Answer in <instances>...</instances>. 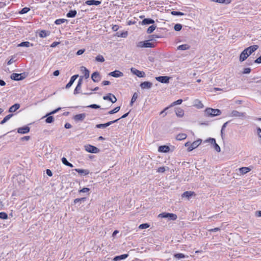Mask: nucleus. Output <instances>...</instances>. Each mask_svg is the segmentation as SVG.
Wrapping results in <instances>:
<instances>
[{
	"label": "nucleus",
	"mask_w": 261,
	"mask_h": 261,
	"mask_svg": "<svg viewBox=\"0 0 261 261\" xmlns=\"http://www.w3.org/2000/svg\"><path fill=\"white\" fill-rule=\"evenodd\" d=\"M171 14L172 15H175V16H177V15L178 16H183V15H184V13L179 12V11H171Z\"/></svg>",
	"instance_id": "nucleus-46"
},
{
	"label": "nucleus",
	"mask_w": 261,
	"mask_h": 261,
	"mask_svg": "<svg viewBox=\"0 0 261 261\" xmlns=\"http://www.w3.org/2000/svg\"><path fill=\"white\" fill-rule=\"evenodd\" d=\"M85 49H80V50H79L76 52V55H77V56L81 55L82 54H83L85 52Z\"/></svg>",
	"instance_id": "nucleus-59"
},
{
	"label": "nucleus",
	"mask_w": 261,
	"mask_h": 261,
	"mask_svg": "<svg viewBox=\"0 0 261 261\" xmlns=\"http://www.w3.org/2000/svg\"><path fill=\"white\" fill-rule=\"evenodd\" d=\"M79 75L75 74L73 76H72L70 78V81L68 82V83L66 85L65 88L66 89H69L71 87V86L72 85L75 80L78 77Z\"/></svg>",
	"instance_id": "nucleus-17"
},
{
	"label": "nucleus",
	"mask_w": 261,
	"mask_h": 261,
	"mask_svg": "<svg viewBox=\"0 0 261 261\" xmlns=\"http://www.w3.org/2000/svg\"><path fill=\"white\" fill-rule=\"evenodd\" d=\"M205 112L207 116L211 117L219 116L221 114V112L219 109H215L210 108L206 109Z\"/></svg>",
	"instance_id": "nucleus-4"
},
{
	"label": "nucleus",
	"mask_w": 261,
	"mask_h": 261,
	"mask_svg": "<svg viewBox=\"0 0 261 261\" xmlns=\"http://www.w3.org/2000/svg\"><path fill=\"white\" fill-rule=\"evenodd\" d=\"M109 75L115 77H119L123 76V73L119 70H115L114 71L110 72L109 73Z\"/></svg>",
	"instance_id": "nucleus-16"
},
{
	"label": "nucleus",
	"mask_w": 261,
	"mask_h": 261,
	"mask_svg": "<svg viewBox=\"0 0 261 261\" xmlns=\"http://www.w3.org/2000/svg\"><path fill=\"white\" fill-rule=\"evenodd\" d=\"M255 63H257V64H260L261 63V56L258 57V58H257L255 60Z\"/></svg>",
	"instance_id": "nucleus-64"
},
{
	"label": "nucleus",
	"mask_w": 261,
	"mask_h": 261,
	"mask_svg": "<svg viewBox=\"0 0 261 261\" xmlns=\"http://www.w3.org/2000/svg\"><path fill=\"white\" fill-rule=\"evenodd\" d=\"M90 189L88 188H84L79 191L80 193H87L89 191Z\"/></svg>",
	"instance_id": "nucleus-57"
},
{
	"label": "nucleus",
	"mask_w": 261,
	"mask_h": 261,
	"mask_svg": "<svg viewBox=\"0 0 261 261\" xmlns=\"http://www.w3.org/2000/svg\"><path fill=\"white\" fill-rule=\"evenodd\" d=\"M159 217L167 218L169 220H175L177 218V216L176 214L173 213H162L160 214L158 216Z\"/></svg>",
	"instance_id": "nucleus-5"
},
{
	"label": "nucleus",
	"mask_w": 261,
	"mask_h": 261,
	"mask_svg": "<svg viewBox=\"0 0 261 261\" xmlns=\"http://www.w3.org/2000/svg\"><path fill=\"white\" fill-rule=\"evenodd\" d=\"M182 25L180 23H176L174 26V29L176 32L180 31L182 29Z\"/></svg>",
	"instance_id": "nucleus-40"
},
{
	"label": "nucleus",
	"mask_w": 261,
	"mask_h": 261,
	"mask_svg": "<svg viewBox=\"0 0 261 261\" xmlns=\"http://www.w3.org/2000/svg\"><path fill=\"white\" fill-rule=\"evenodd\" d=\"M190 48V45H189L188 44H185L179 45L177 47V49L180 50H185L189 49Z\"/></svg>",
	"instance_id": "nucleus-27"
},
{
	"label": "nucleus",
	"mask_w": 261,
	"mask_h": 261,
	"mask_svg": "<svg viewBox=\"0 0 261 261\" xmlns=\"http://www.w3.org/2000/svg\"><path fill=\"white\" fill-rule=\"evenodd\" d=\"M154 21L151 18H145L142 21V24L144 25H148L150 24H153Z\"/></svg>",
	"instance_id": "nucleus-24"
},
{
	"label": "nucleus",
	"mask_w": 261,
	"mask_h": 261,
	"mask_svg": "<svg viewBox=\"0 0 261 261\" xmlns=\"http://www.w3.org/2000/svg\"><path fill=\"white\" fill-rule=\"evenodd\" d=\"M62 162L63 164L70 167H73V165L69 163L66 158L63 157L61 159Z\"/></svg>",
	"instance_id": "nucleus-31"
},
{
	"label": "nucleus",
	"mask_w": 261,
	"mask_h": 261,
	"mask_svg": "<svg viewBox=\"0 0 261 261\" xmlns=\"http://www.w3.org/2000/svg\"><path fill=\"white\" fill-rule=\"evenodd\" d=\"M187 136L186 134H184V133L179 134L178 135H177L176 136V139L177 140L181 141V140L185 139L187 138Z\"/></svg>",
	"instance_id": "nucleus-30"
},
{
	"label": "nucleus",
	"mask_w": 261,
	"mask_h": 261,
	"mask_svg": "<svg viewBox=\"0 0 261 261\" xmlns=\"http://www.w3.org/2000/svg\"><path fill=\"white\" fill-rule=\"evenodd\" d=\"M149 225L148 223H143L139 225V228L140 229H146L149 227Z\"/></svg>",
	"instance_id": "nucleus-52"
},
{
	"label": "nucleus",
	"mask_w": 261,
	"mask_h": 261,
	"mask_svg": "<svg viewBox=\"0 0 261 261\" xmlns=\"http://www.w3.org/2000/svg\"><path fill=\"white\" fill-rule=\"evenodd\" d=\"M30 10V9L28 7L22 8L19 12L20 14H24L28 13Z\"/></svg>",
	"instance_id": "nucleus-45"
},
{
	"label": "nucleus",
	"mask_w": 261,
	"mask_h": 261,
	"mask_svg": "<svg viewBox=\"0 0 261 261\" xmlns=\"http://www.w3.org/2000/svg\"><path fill=\"white\" fill-rule=\"evenodd\" d=\"M165 37L164 35L153 34L148 36V40L144 41L138 42L136 46L139 48H152L155 46V42L157 38Z\"/></svg>",
	"instance_id": "nucleus-1"
},
{
	"label": "nucleus",
	"mask_w": 261,
	"mask_h": 261,
	"mask_svg": "<svg viewBox=\"0 0 261 261\" xmlns=\"http://www.w3.org/2000/svg\"><path fill=\"white\" fill-rule=\"evenodd\" d=\"M76 11L75 10H70L66 14V16L68 18H73L76 15Z\"/></svg>",
	"instance_id": "nucleus-28"
},
{
	"label": "nucleus",
	"mask_w": 261,
	"mask_h": 261,
	"mask_svg": "<svg viewBox=\"0 0 261 261\" xmlns=\"http://www.w3.org/2000/svg\"><path fill=\"white\" fill-rule=\"evenodd\" d=\"M182 100L181 99H178L177 100L174 101L172 102L171 105L169 106V107H171L173 106H174L175 105H180L182 103Z\"/></svg>",
	"instance_id": "nucleus-48"
},
{
	"label": "nucleus",
	"mask_w": 261,
	"mask_h": 261,
	"mask_svg": "<svg viewBox=\"0 0 261 261\" xmlns=\"http://www.w3.org/2000/svg\"><path fill=\"white\" fill-rule=\"evenodd\" d=\"M75 171L80 174H84L86 175L89 173V171L88 170L81 169H75Z\"/></svg>",
	"instance_id": "nucleus-32"
},
{
	"label": "nucleus",
	"mask_w": 261,
	"mask_h": 261,
	"mask_svg": "<svg viewBox=\"0 0 261 261\" xmlns=\"http://www.w3.org/2000/svg\"><path fill=\"white\" fill-rule=\"evenodd\" d=\"M239 170L242 174H244L249 172L251 169L248 167H242L239 168Z\"/></svg>",
	"instance_id": "nucleus-33"
},
{
	"label": "nucleus",
	"mask_w": 261,
	"mask_h": 261,
	"mask_svg": "<svg viewBox=\"0 0 261 261\" xmlns=\"http://www.w3.org/2000/svg\"><path fill=\"white\" fill-rule=\"evenodd\" d=\"M20 108V105L18 103H15L14 105L10 107L9 110V112L12 113L15 112Z\"/></svg>",
	"instance_id": "nucleus-25"
},
{
	"label": "nucleus",
	"mask_w": 261,
	"mask_h": 261,
	"mask_svg": "<svg viewBox=\"0 0 261 261\" xmlns=\"http://www.w3.org/2000/svg\"><path fill=\"white\" fill-rule=\"evenodd\" d=\"M246 115L245 113L240 112L237 110L232 111L230 114V117H237L239 118H243L245 117Z\"/></svg>",
	"instance_id": "nucleus-11"
},
{
	"label": "nucleus",
	"mask_w": 261,
	"mask_h": 261,
	"mask_svg": "<svg viewBox=\"0 0 261 261\" xmlns=\"http://www.w3.org/2000/svg\"><path fill=\"white\" fill-rule=\"evenodd\" d=\"M212 2H216L220 4H229L231 3V0H211Z\"/></svg>",
	"instance_id": "nucleus-34"
},
{
	"label": "nucleus",
	"mask_w": 261,
	"mask_h": 261,
	"mask_svg": "<svg viewBox=\"0 0 261 261\" xmlns=\"http://www.w3.org/2000/svg\"><path fill=\"white\" fill-rule=\"evenodd\" d=\"M166 171L165 167H161L159 168L157 170V171L159 173H164Z\"/></svg>",
	"instance_id": "nucleus-56"
},
{
	"label": "nucleus",
	"mask_w": 261,
	"mask_h": 261,
	"mask_svg": "<svg viewBox=\"0 0 261 261\" xmlns=\"http://www.w3.org/2000/svg\"><path fill=\"white\" fill-rule=\"evenodd\" d=\"M103 99L106 100H109L113 103L116 102L117 101L116 97L112 93H109L107 95L104 96Z\"/></svg>",
	"instance_id": "nucleus-10"
},
{
	"label": "nucleus",
	"mask_w": 261,
	"mask_h": 261,
	"mask_svg": "<svg viewBox=\"0 0 261 261\" xmlns=\"http://www.w3.org/2000/svg\"><path fill=\"white\" fill-rule=\"evenodd\" d=\"M13 116V114H9L7 115L4 119L0 122L1 124H4L6 123L8 120H9Z\"/></svg>",
	"instance_id": "nucleus-35"
},
{
	"label": "nucleus",
	"mask_w": 261,
	"mask_h": 261,
	"mask_svg": "<svg viewBox=\"0 0 261 261\" xmlns=\"http://www.w3.org/2000/svg\"><path fill=\"white\" fill-rule=\"evenodd\" d=\"M86 198H85V197H83V198H76L74 200V203L75 204H76L78 202H84L85 201H86Z\"/></svg>",
	"instance_id": "nucleus-49"
},
{
	"label": "nucleus",
	"mask_w": 261,
	"mask_h": 261,
	"mask_svg": "<svg viewBox=\"0 0 261 261\" xmlns=\"http://www.w3.org/2000/svg\"><path fill=\"white\" fill-rule=\"evenodd\" d=\"M258 48V45H254L250 46L249 47L245 48L240 55V61L243 62L245 61L248 57L252 54L254 51L257 49Z\"/></svg>",
	"instance_id": "nucleus-2"
},
{
	"label": "nucleus",
	"mask_w": 261,
	"mask_h": 261,
	"mask_svg": "<svg viewBox=\"0 0 261 261\" xmlns=\"http://www.w3.org/2000/svg\"><path fill=\"white\" fill-rule=\"evenodd\" d=\"M86 115V113L77 114L73 116V119L76 122L83 121L85 119Z\"/></svg>",
	"instance_id": "nucleus-8"
},
{
	"label": "nucleus",
	"mask_w": 261,
	"mask_h": 261,
	"mask_svg": "<svg viewBox=\"0 0 261 261\" xmlns=\"http://www.w3.org/2000/svg\"><path fill=\"white\" fill-rule=\"evenodd\" d=\"M195 105L198 108H202L203 107V104L202 103V102L200 100H199L198 99L195 100Z\"/></svg>",
	"instance_id": "nucleus-43"
},
{
	"label": "nucleus",
	"mask_w": 261,
	"mask_h": 261,
	"mask_svg": "<svg viewBox=\"0 0 261 261\" xmlns=\"http://www.w3.org/2000/svg\"><path fill=\"white\" fill-rule=\"evenodd\" d=\"M175 113L177 116L182 117L184 115V111L180 108H178L175 109Z\"/></svg>",
	"instance_id": "nucleus-26"
},
{
	"label": "nucleus",
	"mask_w": 261,
	"mask_h": 261,
	"mask_svg": "<svg viewBox=\"0 0 261 261\" xmlns=\"http://www.w3.org/2000/svg\"><path fill=\"white\" fill-rule=\"evenodd\" d=\"M95 60L97 62H103L105 61V59L102 55H98L96 57Z\"/></svg>",
	"instance_id": "nucleus-38"
},
{
	"label": "nucleus",
	"mask_w": 261,
	"mask_h": 261,
	"mask_svg": "<svg viewBox=\"0 0 261 261\" xmlns=\"http://www.w3.org/2000/svg\"><path fill=\"white\" fill-rule=\"evenodd\" d=\"M229 122V121L226 122L223 124V125L222 126L221 130V135L222 139H223V130H224V129L225 128V127H226L227 125L228 124Z\"/></svg>",
	"instance_id": "nucleus-42"
},
{
	"label": "nucleus",
	"mask_w": 261,
	"mask_h": 261,
	"mask_svg": "<svg viewBox=\"0 0 261 261\" xmlns=\"http://www.w3.org/2000/svg\"><path fill=\"white\" fill-rule=\"evenodd\" d=\"M130 71L132 73H133L135 75H136L137 76L139 77H142L145 76L144 72L139 71L133 67L130 68Z\"/></svg>",
	"instance_id": "nucleus-13"
},
{
	"label": "nucleus",
	"mask_w": 261,
	"mask_h": 261,
	"mask_svg": "<svg viewBox=\"0 0 261 261\" xmlns=\"http://www.w3.org/2000/svg\"><path fill=\"white\" fill-rule=\"evenodd\" d=\"M119 120V119H116L113 121H109V122L104 123V124H98L96 125L95 127L98 128H106V127L110 126V125L117 122Z\"/></svg>",
	"instance_id": "nucleus-9"
},
{
	"label": "nucleus",
	"mask_w": 261,
	"mask_h": 261,
	"mask_svg": "<svg viewBox=\"0 0 261 261\" xmlns=\"http://www.w3.org/2000/svg\"><path fill=\"white\" fill-rule=\"evenodd\" d=\"M81 86H79V85H76L74 90V92H73V93L74 94H77V93H79L80 92V91L81 90Z\"/></svg>",
	"instance_id": "nucleus-53"
},
{
	"label": "nucleus",
	"mask_w": 261,
	"mask_h": 261,
	"mask_svg": "<svg viewBox=\"0 0 261 261\" xmlns=\"http://www.w3.org/2000/svg\"><path fill=\"white\" fill-rule=\"evenodd\" d=\"M207 141L210 142L212 144H214L216 142L215 139L214 138H209L207 140Z\"/></svg>",
	"instance_id": "nucleus-62"
},
{
	"label": "nucleus",
	"mask_w": 261,
	"mask_h": 261,
	"mask_svg": "<svg viewBox=\"0 0 261 261\" xmlns=\"http://www.w3.org/2000/svg\"><path fill=\"white\" fill-rule=\"evenodd\" d=\"M25 76V73L20 74L13 73L11 75L10 77L13 80L18 81L24 79Z\"/></svg>",
	"instance_id": "nucleus-6"
},
{
	"label": "nucleus",
	"mask_w": 261,
	"mask_h": 261,
	"mask_svg": "<svg viewBox=\"0 0 261 261\" xmlns=\"http://www.w3.org/2000/svg\"><path fill=\"white\" fill-rule=\"evenodd\" d=\"M251 69L250 68H245L243 71V74H248L250 72Z\"/></svg>",
	"instance_id": "nucleus-58"
},
{
	"label": "nucleus",
	"mask_w": 261,
	"mask_h": 261,
	"mask_svg": "<svg viewBox=\"0 0 261 261\" xmlns=\"http://www.w3.org/2000/svg\"><path fill=\"white\" fill-rule=\"evenodd\" d=\"M138 96V95L137 93L135 92L134 93L130 102V106H133V103L136 101V99H137Z\"/></svg>",
	"instance_id": "nucleus-36"
},
{
	"label": "nucleus",
	"mask_w": 261,
	"mask_h": 261,
	"mask_svg": "<svg viewBox=\"0 0 261 261\" xmlns=\"http://www.w3.org/2000/svg\"><path fill=\"white\" fill-rule=\"evenodd\" d=\"M170 150V148L167 145L160 146L158 148V151L161 152H168Z\"/></svg>",
	"instance_id": "nucleus-20"
},
{
	"label": "nucleus",
	"mask_w": 261,
	"mask_h": 261,
	"mask_svg": "<svg viewBox=\"0 0 261 261\" xmlns=\"http://www.w3.org/2000/svg\"><path fill=\"white\" fill-rule=\"evenodd\" d=\"M195 193L192 191H186L182 193L181 196L182 198L186 197L188 199H189L191 196L194 195Z\"/></svg>",
	"instance_id": "nucleus-23"
},
{
	"label": "nucleus",
	"mask_w": 261,
	"mask_h": 261,
	"mask_svg": "<svg viewBox=\"0 0 261 261\" xmlns=\"http://www.w3.org/2000/svg\"><path fill=\"white\" fill-rule=\"evenodd\" d=\"M152 86V83L150 82H144L140 84V87L142 89H150Z\"/></svg>",
	"instance_id": "nucleus-19"
},
{
	"label": "nucleus",
	"mask_w": 261,
	"mask_h": 261,
	"mask_svg": "<svg viewBox=\"0 0 261 261\" xmlns=\"http://www.w3.org/2000/svg\"><path fill=\"white\" fill-rule=\"evenodd\" d=\"M85 149L86 151L90 153H96L99 152V149L98 148L91 145H85Z\"/></svg>",
	"instance_id": "nucleus-7"
},
{
	"label": "nucleus",
	"mask_w": 261,
	"mask_h": 261,
	"mask_svg": "<svg viewBox=\"0 0 261 261\" xmlns=\"http://www.w3.org/2000/svg\"><path fill=\"white\" fill-rule=\"evenodd\" d=\"M85 3V4L89 5V6H91V5L98 6V5H99L101 3V2L99 1H96V0H87Z\"/></svg>",
	"instance_id": "nucleus-18"
},
{
	"label": "nucleus",
	"mask_w": 261,
	"mask_h": 261,
	"mask_svg": "<svg viewBox=\"0 0 261 261\" xmlns=\"http://www.w3.org/2000/svg\"><path fill=\"white\" fill-rule=\"evenodd\" d=\"M170 79V77L167 76H159L155 77L156 81L164 84L169 83Z\"/></svg>",
	"instance_id": "nucleus-12"
},
{
	"label": "nucleus",
	"mask_w": 261,
	"mask_h": 261,
	"mask_svg": "<svg viewBox=\"0 0 261 261\" xmlns=\"http://www.w3.org/2000/svg\"><path fill=\"white\" fill-rule=\"evenodd\" d=\"M61 109V108H57V109L50 112V113L47 114L44 117H46L49 115H52V114H54L56 113H57L59 110H60Z\"/></svg>",
	"instance_id": "nucleus-50"
},
{
	"label": "nucleus",
	"mask_w": 261,
	"mask_h": 261,
	"mask_svg": "<svg viewBox=\"0 0 261 261\" xmlns=\"http://www.w3.org/2000/svg\"><path fill=\"white\" fill-rule=\"evenodd\" d=\"M202 142L201 139H198L193 143H191L190 142H187L185 143V146L187 147V151L190 152L197 148Z\"/></svg>",
	"instance_id": "nucleus-3"
},
{
	"label": "nucleus",
	"mask_w": 261,
	"mask_h": 261,
	"mask_svg": "<svg viewBox=\"0 0 261 261\" xmlns=\"http://www.w3.org/2000/svg\"><path fill=\"white\" fill-rule=\"evenodd\" d=\"M87 107L96 109L100 108V106L96 104H92L89 106H88Z\"/></svg>",
	"instance_id": "nucleus-54"
},
{
	"label": "nucleus",
	"mask_w": 261,
	"mask_h": 261,
	"mask_svg": "<svg viewBox=\"0 0 261 261\" xmlns=\"http://www.w3.org/2000/svg\"><path fill=\"white\" fill-rule=\"evenodd\" d=\"M19 47H29L30 46H33L32 44H31L28 41L22 42L17 45Z\"/></svg>",
	"instance_id": "nucleus-29"
},
{
	"label": "nucleus",
	"mask_w": 261,
	"mask_h": 261,
	"mask_svg": "<svg viewBox=\"0 0 261 261\" xmlns=\"http://www.w3.org/2000/svg\"><path fill=\"white\" fill-rule=\"evenodd\" d=\"M128 256V254H124L116 256L114 257L113 260L114 261H118L120 260H122L126 258Z\"/></svg>",
	"instance_id": "nucleus-21"
},
{
	"label": "nucleus",
	"mask_w": 261,
	"mask_h": 261,
	"mask_svg": "<svg viewBox=\"0 0 261 261\" xmlns=\"http://www.w3.org/2000/svg\"><path fill=\"white\" fill-rule=\"evenodd\" d=\"M81 71L84 74L85 79H88L89 77V71L85 67L82 66Z\"/></svg>",
	"instance_id": "nucleus-22"
},
{
	"label": "nucleus",
	"mask_w": 261,
	"mask_h": 261,
	"mask_svg": "<svg viewBox=\"0 0 261 261\" xmlns=\"http://www.w3.org/2000/svg\"><path fill=\"white\" fill-rule=\"evenodd\" d=\"M8 218V215L5 212L0 213V219H7Z\"/></svg>",
	"instance_id": "nucleus-51"
},
{
	"label": "nucleus",
	"mask_w": 261,
	"mask_h": 261,
	"mask_svg": "<svg viewBox=\"0 0 261 261\" xmlns=\"http://www.w3.org/2000/svg\"><path fill=\"white\" fill-rule=\"evenodd\" d=\"M220 230V228L216 227V228H215L208 229V231L210 232H216V231H219Z\"/></svg>",
	"instance_id": "nucleus-61"
},
{
	"label": "nucleus",
	"mask_w": 261,
	"mask_h": 261,
	"mask_svg": "<svg viewBox=\"0 0 261 261\" xmlns=\"http://www.w3.org/2000/svg\"><path fill=\"white\" fill-rule=\"evenodd\" d=\"M215 149L218 152H220L221 148L220 146L216 143V142L213 144Z\"/></svg>",
	"instance_id": "nucleus-55"
},
{
	"label": "nucleus",
	"mask_w": 261,
	"mask_h": 261,
	"mask_svg": "<svg viewBox=\"0 0 261 261\" xmlns=\"http://www.w3.org/2000/svg\"><path fill=\"white\" fill-rule=\"evenodd\" d=\"M174 257L179 259H180V258H185V255L183 253H179L175 254L174 255Z\"/></svg>",
	"instance_id": "nucleus-47"
},
{
	"label": "nucleus",
	"mask_w": 261,
	"mask_h": 261,
	"mask_svg": "<svg viewBox=\"0 0 261 261\" xmlns=\"http://www.w3.org/2000/svg\"><path fill=\"white\" fill-rule=\"evenodd\" d=\"M120 107H117L115 108H114L113 110L109 111L108 112V114L111 115V114L116 113L120 110Z\"/></svg>",
	"instance_id": "nucleus-44"
},
{
	"label": "nucleus",
	"mask_w": 261,
	"mask_h": 261,
	"mask_svg": "<svg viewBox=\"0 0 261 261\" xmlns=\"http://www.w3.org/2000/svg\"><path fill=\"white\" fill-rule=\"evenodd\" d=\"M59 44H60V42H53L51 45H50V47H55L56 46H57Z\"/></svg>",
	"instance_id": "nucleus-63"
},
{
	"label": "nucleus",
	"mask_w": 261,
	"mask_h": 261,
	"mask_svg": "<svg viewBox=\"0 0 261 261\" xmlns=\"http://www.w3.org/2000/svg\"><path fill=\"white\" fill-rule=\"evenodd\" d=\"M65 22H67V20L66 19L62 18V19H58L56 20V21H55V23L56 24H61Z\"/></svg>",
	"instance_id": "nucleus-39"
},
{
	"label": "nucleus",
	"mask_w": 261,
	"mask_h": 261,
	"mask_svg": "<svg viewBox=\"0 0 261 261\" xmlns=\"http://www.w3.org/2000/svg\"><path fill=\"white\" fill-rule=\"evenodd\" d=\"M156 28V26L154 24H152L150 26L147 30V33H152L155 29Z\"/></svg>",
	"instance_id": "nucleus-37"
},
{
	"label": "nucleus",
	"mask_w": 261,
	"mask_h": 261,
	"mask_svg": "<svg viewBox=\"0 0 261 261\" xmlns=\"http://www.w3.org/2000/svg\"><path fill=\"white\" fill-rule=\"evenodd\" d=\"M30 128L28 126L19 127L17 129V132L19 134H24L30 132Z\"/></svg>",
	"instance_id": "nucleus-15"
},
{
	"label": "nucleus",
	"mask_w": 261,
	"mask_h": 261,
	"mask_svg": "<svg viewBox=\"0 0 261 261\" xmlns=\"http://www.w3.org/2000/svg\"><path fill=\"white\" fill-rule=\"evenodd\" d=\"M116 36L118 37L126 38L127 34H116Z\"/></svg>",
	"instance_id": "nucleus-60"
},
{
	"label": "nucleus",
	"mask_w": 261,
	"mask_h": 261,
	"mask_svg": "<svg viewBox=\"0 0 261 261\" xmlns=\"http://www.w3.org/2000/svg\"><path fill=\"white\" fill-rule=\"evenodd\" d=\"M45 119V122L46 123H51L54 122V118L51 116H48Z\"/></svg>",
	"instance_id": "nucleus-41"
},
{
	"label": "nucleus",
	"mask_w": 261,
	"mask_h": 261,
	"mask_svg": "<svg viewBox=\"0 0 261 261\" xmlns=\"http://www.w3.org/2000/svg\"><path fill=\"white\" fill-rule=\"evenodd\" d=\"M91 79L94 82H98L100 80V76L99 72L96 71L91 75Z\"/></svg>",
	"instance_id": "nucleus-14"
}]
</instances>
